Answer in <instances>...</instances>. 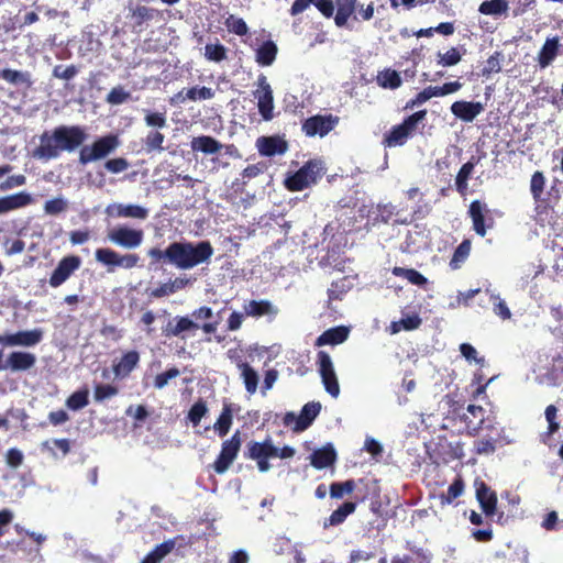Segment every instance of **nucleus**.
Here are the masks:
<instances>
[{
    "label": "nucleus",
    "instance_id": "f257e3e1",
    "mask_svg": "<svg viewBox=\"0 0 563 563\" xmlns=\"http://www.w3.org/2000/svg\"><path fill=\"white\" fill-rule=\"evenodd\" d=\"M214 253L210 241H175L165 250L152 247L147 251L151 264H168L178 269L187 271L209 263Z\"/></svg>",
    "mask_w": 563,
    "mask_h": 563
},
{
    "label": "nucleus",
    "instance_id": "f03ea898",
    "mask_svg": "<svg viewBox=\"0 0 563 563\" xmlns=\"http://www.w3.org/2000/svg\"><path fill=\"white\" fill-rule=\"evenodd\" d=\"M427 110H419L408 115L400 124L394 125L388 133L384 135L383 145L385 147H395L404 145L412 136L418 124L426 119Z\"/></svg>",
    "mask_w": 563,
    "mask_h": 563
},
{
    "label": "nucleus",
    "instance_id": "7ed1b4c3",
    "mask_svg": "<svg viewBox=\"0 0 563 563\" xmlns=\"http://www.w3.org/2000/svg\"><path fill=\"white\" fill-rule=\"evenodd\" d=\"M119 137L108 134L97 139L91 145H84L79 151V163L87 165L109 156L119 146Z\"/></svg>",
    "mask_w": 563,
    "mask_h": 563
},
{
    "label": "nucleus",
    "instance_id": "20e7f679",
    "mask_svg": "<svg viewBox=\"0 0 563 563\" xmlns=\"http://www.w3.org/2000/svg\"><path fill=\"white\" fill-rule=\"evenodd\" d=\"M244 457L255 461L258 471L265 473L271 468L269 460L277 457V446L274 445L271 438L261 442L252 440L246 445Z\"/></svg>",
    "mask_w": 563,
    "mask_h": 563
},
{
    "label": "nucleus",
    "instance_id": "39448f33",
    "mask_svg": "<svg viewBox=\"0 0 563 563\" xmlns=\"http://www.w3.org/2000/svg\"><path fill=\"white\" fill-rule=\"evenodd\" d=\"M459 419L463 423V431L470 437L478 435L486 424L496 423L495 418H490L482 406L473 404L459 415Z\"/></svg>",
    "mask_w": 563,
    "mask_h": 563
},
{
    "label": "nucleus",
    "instance_id": "423d86ee",
    "mask_svg": "<svg viewBox=\"0 0 563 563\" xmlns=\"http://www.w3.org/2000/svg\"><path fill=\"white\" fill-rule=\"evenodd\" d=\"M321 178V168L318 162L308 161L295 174L285 180V186L290 191H301L316 184Z\"/></svg>",
    "mask_w": 563,
    "mask_h": 563
},
{
    "label": "nucleus",
    "instance_id": "0eeeda50",
    "mask_svg": "<svg viewBox=\"0 0 563 563\" xmlns=\"http://www.w3.org/2000/svg\"><path fill=\"white\" fill-rule=\"evenodd\" d=\"M242 438L239 430L230 439L222 442L220 453L212 464V468L217 474H223L230 468L240 452Z\"/></svg>",
    "mask_w": 563,
    "mask_h": 563
},
{
    "label": "nucleus",
    "instance_id": "6e6552de",
    "mask_svg": "<svg viewBox=\"0 0 563 563\" xmlns=\"http://www.w3.org/2000/svg\"><path fill=\"white\" fill-rule=\"evenodd\" d=\"M484 430L489 433L473 443V451L476 455L494 454L498 448L509 443L504 435V429L496 427V423L486 424Z\"/></svg>",
    "mask_w": 563,
    "mask_h": 563
},
{
    "label": "nucleus",
    "instance_id": "1a4fd4ad",
    "mask_svg": "<svg viewBox=\"0 0 563 563\" xmlns=\"http://www.w3.org/2000/svg\"><path fill=\"white\" fill-rule=\"evenodd\" d=\"M107 239L117 246L125 250H133L142 244L144 232L141 229H133L128 225H118L108 230Z\"/></svg>",
    "mask_w": 563,
    "mask_h": 563
},
{
    "label": "nucleus",
    "instance_id": "9d476101",
    "mask_svg": "<svg viewBox=\"0 0 563 563\" xmlns=\"http://www.w3.org/2000/svg\"><path fill=\"white\" fill-rule=\"evenodd\" d=\"M95 257L99 263L108 266L110 271H112L114 267L131 269L136 267L140 262V256L135 253L120 254L109 247L97 249Z\"/></svg>",
    "mask_w": 563,
    "mask_h": 563
},
{
    "label": "nucleus",
    "instance_id": "9b49d317",
    "mask_svg": "<svg viewBox=\"0 0 563 563\" xmlns=\"http://www.w3.org/2000/svg\"><path fill=\"white\" fill-rule=\"evenodd\" d=\"M340 118L333 114H314L307 118L301 125V130L308 137H324L339 124Z\"/></svg>",
    "mask_w": 563,
    "mask_h": 563
},
{
    "label": "nucleus",
    "instance_id": "f8f14e48",
    "mask_svg": "<svg viewBox=\"0 0 563 563\" xmlns=\"http://www.w3.org/2000/svg\"><path fill=\"white\" fill-rule=\"evenodd\" d=\"M54 130L62 153L76 151L87 139L85 130L79 125H58Z\"/></svg>",
    "mask_w": 563,
    "mask_h": 563
},
{
    "label": "nucleus",
    "instance_id": "ddd939ff",
    "mask_svg": "<svg viewBox=\"0 0 563 563\" xmlns=\"http://www.w3.org/2000/svg\"><path fill=\"white\" fill-rule=\"evenodd\" d=\"M317 364L324 389L333 398H336L340 394V385L329 353L319 351L317 353Z\"/></svg>",
    "mask_w": 563,
    "mask_h": 563
},
{
    "label": "nucleus",
    "instance_id": "4468645a",
    "mask_svg": "<svg viewBox=\"0 0 563 563\" xmlns=\"http://www.w3.org/2000/svg\"><path fill=\"white\" fill-rule=\"evenodd\" d=\"M256 87L253 95L257 99L258 112L265 121H271L274 118V96L265 75L257 77Z\"/></svg>",
    "mask_w": 563,
    "mask_h": 563
},
{
    "label": "nucleus",
    "instance_id": "2eb2a0df",
    "mask_svg": "<svg viewBox=\"0 0 563 563\" xmlns=\"http://www.w3.org/2000/svg\"><path fill=\"white\" fill-rule=\"evenodd\" d=\"M81 263V257L78 255L64 256L48 278L49 286L52 288L62 286L80 268Z\"/></svg>",
    "mask_w": 563,
    "mask_h": 563
},
{
    "label": "nucleus",
    "instance_id": "dca6fc26",
    "mask_svg": "<svg viewBox=\"0 0 563 563\" xmlns=\"http://www.w3.org/2000/svg\"><path fill=\"white\" fill-rule=\"evenodd\" d=\"M43 338L44 331L41 328H34L32 330L0 334V345L31 347L41 343Z\"/></svg>",
    "mask_w": 563,
    "mask_h": 563
},
{
    "label": "nucleus",
    "instance_id": "f3484780",
    "mask_svg": "<svg viewBox=\"0 0 563 563\" xmlns=\"http://www.w3.org/2000/svg\"><path fill=\"white\" fill-rule=\"evenodd\" d=\"M321 411V404L319 401H310L303 405L298 417L294 412H287L284 417V423L289 426L295 422L292 430L301 432L308 429Z\"/></svg>",
    "mask_w": 563,
    "mask_h": 563
},
{
    "label": "nucleus",
    "instance_id": "a211bd4d",
    "mask_svg": "<svg viewBox=\"0 0 563 563\" xmlns=\"http://www.w3.org/2000/svg\"><path fill=\"white\" fill-rule=\"evenodd\" d=\"M3 350L0 349V372L10 369L11 372H27L36 364V356L34 353L27 351H12L9 353L5 362L3 358Z\"/></svg>",
    "mask_w": 563,
    "mask_h": 563
},
{
    "label": "nucleus",
    "instance_id": "6ab92c4d",
    "mask_svg": "<svg viewBox=\"0 0 563 563\" xmlns=\"http://www.w3.org/2000/svg\"><path fill=\"white\" fill-rule=\"evenodd\" d=\"M468 216L473 222V230L482 238L486 235L487 229L494 225V218L490 216V210L487 208L486 203L479 200H473L470 203Z\"/></svg>",
    "mask_w": 563,
    "mask_h": 563
},
{
    "label": "nucleus",
    "instance_id": "aec40b11",
    "mask_svg": "<svg viewBox=\"0 0 563 563\" xmlns=\"http://www.w3.org/2000/svg\"><path fill=\"white\" fill-rule=\"evenodd\" d=\"M34 158L43 162L56 159L62 155L58 141H56L55 130H46L40 135V143L33 150Z\"/></svg>",
    "mask_w": 563,
    "mask_h": 563
},
{
    "label": "nucleus",
    "instance_id": "412c9836",
    "mask_svg": "<svg viewBox=\"0 0 563 563\" xmlns=\"http://www.w3.org/2000/svg\"><path fill=\"white\" fill-rule=\"evenodd\" d=\"M475 495L476 499L481 505L483 512L487 517H492L496 512L497 508V494L484 481L475 479Z\"/></svg>",
    "mask_w": 563,
    "mask_h": 563
},
{
    "label": "nucleus",
    "instance_id": "4be33fe9",
    "mask_svg": "<svg viewBox=\"0 0 563 563\" xmlns=\"http://www.w3.org/2000/svg\"><path fill=\"white\" fill-rule=\"evenodd\" d=\"M156 10L143 4L129 8L128 18L131 21V30L133 33H141L147 26V23L155 16Z\"/></svg>",
    "mask_w": 563,
    "mask_h": 563
},
{
    "label": "nucleus",
    "instance_id": "5701e85b",
    "mask_svg": "<svg viewBox=\"0 0 563 563\" xmlns=\"http://www.w3.org/2000/svg\"><path fill=\"white\" fill-rule=\"evenodd\" d=\"M561 48L560 36L547 37L537 56L538 66L541 69L549 67L561 54Z\"/></svg>",
    "mask_w": 563,
    "mask_h": 563
},
{
    "label": "nucleus",
    "instance_id": "b1692460",
    "mask_svg": "<svg viewBox=\"0 0 563 563\" xmlns=\"http://www.w3.org/2000/svg\"><path fill=\"white\" fill-rule=\"evenodd\" d=\"M140 353L135 350L122 354L119 360L112 364V372L118 378H126L137 367L140 363Z\"/></svg>",
    "mask_w": 563,
    "mask_h": 563
},
{
    "label": "nucleus",
    "instance_id": "393cba45",
    "mask_svg": "<svg viewBox=\"0 0 563 563\" xmlns=\"http://www.w3.org/2000/svg\"><path fill=\"white\" fill-rule=\"evenodd\" d=\"M185 544V538L177 536L173 539H168L161 544H157L140 563H161L163 559L168 555L177 545L181 547Z\"/></svg>",
    "mask_w": 563,
    "mask_h": 563
},
{
    "label": "nucleus",
    "instance_id": "a878e982",
    "mask_svg": "<svg viewBox=\"0 0 563 563\" xmlns=\"http://www.w3.org/2000/svg\"><path fill=\"white\" fill-rule=\"evenodd\" d=\"M34 202V198L26 191H19L0 197V216L25 208Z\"/></svg>",
    "mask_w": 563,
    "mask_h": 563
},
{
    "label": "nucleus",
    "instance_id": "bb28decb",
    "mask_svg": "<svg viewBox=\"0 0 563 563\" xmlns=\"http://www.w3.org/2000/svg\"><path fill=\"white\" fill-rule=\"evenodd\" d=\"M336 459L338 454L333 444L327 443L311 453L310 464L317 470H323L332 466L336 462Z\"/></svg>",
    "mask_w": 563,
    "mask_h": 563
},
{
    "label": "nucleus",
    "instance_id": "cd10ccee",
    "mask_svg": "<svg viewBox=\"0 0 563 563\" xmlns=\"http://www.w3.org/2000/svg\"><path fill=\"white\" fill-rule=\"evenodd\" d=\"M197 329H199V324L191 320L189 317H176L174 321H169L163 328V334L166 338L180 336L185 339V332L195 331Z\"/></svg>",
    "mask_w": 563,
    "mask_h": 563
},
{
    "label": "nucleus",
    "instance_id": "c85d7f7f",
    "mask_svg": "<svg viewBox=\"0 0 563 563\" xmlns=\"http://www.w3.org/2000/svg\"><path fill=\"white\" fill-rule=\"evenodd\" d=\"M483 110L481 102L461 100L453 102L451 106L452 113L465 122H472Z\"/></svg>",
    "mask_w": 563,
    "mask_h": 563
},
{
    "label": "nucleus",
    "instance_id": "c756f323",
    "mask_svg": "<svg viewBox=\"0 0 563 563\" xmlns=\"http://www.w3.org/2000/svg\"><path fill=\"white\" fill-rule=\"evenodd\" d=\"M260 153L264 156L284 154L287 151V142L278 136H261L256 141Z\"/></svg>",
    "mask_w": 563,
    "mask_h": 563
},
{
    "label": "nucleus",
    "instance_id": "7c9ffc66",
    "mask_svg": "<svg viewBox=\"0 0 563 563\" xmlns=\"http://www.w3.org/2000/svg\"><path fill=\"white\" fill-rule=\"evenodd\" d=\"M350 330L347 327L338 325L330 328L322 332L316 340V346L338 345L343 343L349 336Z\"/></svg>",
    "mask_w": 563,
    "mask_h": 563
},
{
    "label": "nucleus",
    "instance_id": "2f4dec72",
    "mask_svg": "<svg viewBox=\"0 0 563 563\" xmlns=\"http://www.w3.org/2000/svg\"><path fill=\"white\" fill-rule=\"evenodd\" d=\"M335 4L336 13L334 15V22L336 26H345L351 16H353L354 20H358V16L354 14L357 0H335Z\"/></svg>",
    "mask_w": 563,
    "mask_h": 563
},
{
    "label": "nucleus",
    "instance_id": "473e14b6",
    "mask_svg": "<svg viewBox=\"0 0 563 563\" xmlns=\"http://www.w3.org/2000/svg\"><path fill=\"white\" fill-rule=\"evenodd\" d=\"M481 157L472 156L468 162L463 164L457 172L455 178V187L460 195L464 196L467 191L468 179L471 178L475 166L479 163Z\"/></svg>",
    "mask_w": 563,
    "mask_h": 563
},
{
    "label": "nucleus",
    "instance_id": "72a5a7b5",
    "mask_svg": "<svg viewBox=\"0 0 563 563\" xmlns=\"http://www.w3.org/2000/svg\"><path fill=\"white\" fill-rule=\"evenodd\" d=\"M190 147L194 152L210 155L218 153L222 148V144L212 136L200 135L191 140Z\"/></svg>",
    "mask_w": 563,
    "mask_h": 563
},
{
    "label": "nucleus",
    "instance_id": "f704fd0d",
    "mask_svg": "<svg viewBox=\"0 0 563 563\" xmlns=\"http://www.w3.org/2000/svg\"><path fill=\"white\" fill-rule=\"evenodd\" d=\"M277 45L272 41H265L258 46L255 53V60L261 66H271L277 56Z\"/></svg>",
    "mask_w": 563,
    "mask_h": 563
},
{
    "label": "nucleus",
    "instance_id": "c9c22d12",
    "mask_svg": "<svg viewBox=\"0 0 563 563\" xmlns=\"http://www.w3.org/2000/svg\"><path fill=\"white\" fill-rule=\"evenodd\" d=\"M356 509V503L345 501L338 509L332 511L328 519H325L323 527L339 526L345 521L347 516L353 514Z\"/></svg>",
    "mask_w": 563,
    "mask_h": 563
},
{
    "label": "nucleus",
    "instance_id": "e433bc0d",
    "mask_svg": "<svg viewBox=\"0 0 563 563\" xmlns=\"http://www.w3.org/2000/svg\"><path fill=\"white\" fill-rule=\"evenodd\" d=\"M376 82L379 87L384 89H397L401 86L402 80L398 71L385 68L384 70L379 71L376 77Z\"/></svg>",
    "mask_w": 563,
    "mask_h": 563
},
{
    "label": "nucleus",
    "instance_id": "4c0bfd02",
    "mask_svg": "<svg viewBox=\"0 0 563 563\" xmlns=\"http://www.w3.org/2000/svg\"><path fill=\"white\" fill-rule=\"evenodd\" d=\"M353 287V283L349 276L333 280L328 289L329 301L342 300L343 296Z\"/></svg>",
    "mask_w": 563,
    "mask_h": 563
},
{
    "label": "nucleus",
    "instance_id": "58836bf2",
    "mask_svg": "<svg viewBox=\"0 0 563 563\" xmlns=\"http://www.w3.org/2000/svg\"><path fill=\"white\" fill-rule=\"evenodd\" d=\"M244 312L246 316L258 318L276 313V310L268 300H251L247 305H244Z\"/></svg>",
    "mask_w": 563,
    "mask_h": 563
},
{
    "label": "nucleus",
    "instance_id": "ea45409f",
    "mask_svg": "<svg viewBox=\"0 0 563 563\" xmlns=\"http://www.w3.org/2000/svg\"><path fill=\"white\" fill-rule=\"evenodd\" d=\"M115 216L120 218H133L144 220L148 216V210L137 205H115Z\"/></svg>",
    "mask_w": 563,
    "mask_h": 563
},
{
    "label": "nucleus",
    "instance_id": "a19ab883",
    "mask_svg": "<svg viewBox=\"0 0 563 563\" xmlns=\"http://www.w3.org/2000/svg\"><path fill=\"white\" fill-rule=\"evenodd\" d=\"M239 368L241 369V376L245 385V389L249 394L253 395L258 385V375L256 371L249 363H240Z\"/></svg>",
    "mask_w": 563,
    "mask_h": 563
},
{
    "label": "nucleus",
    "instance_id": "79ce46f5",
    "mask_svg": "<svg viewBox=\"0 0 563 563\" xmlns=\"http://www.w3.org/2000/svg\"><path fill=\"white\" fill-rule=\"evenodd\" d=\"M464 487L465 484L463 478L460 475L456 476L452 484L449 486L446 493H443L439 496L441 505L445 506L453 504V501L464 493Z\"/></svg>",
    "mask_w": 563,
    "mask_h": 563
},
{
    "label": "nucleus",
    "instance_id": "37998d69",
    "mask_svg": "<svg viewBox=\"0 0 563 563\" xmlns=\"http://www.w3.org/2000/svg\"><path fill=\"white\" fill-rule=\"evenodd\" d=\"M393 275L406 278L410 284L416 286H424L428 279L415 268H405L395 266L391 271Z\"/></svg>",
    "mask_w": 563,
    "mask_h": 563
},
{
    "label": "nucleus",
    "instance_id": "c03bdc74",
    "mask_svg": "<svg viewBox=\"0 0 563 563\" xmlns=\"http://www.w3.org/2000/svg\"><path fill=\"white\" fill-rule=\"evenodd\" d=\"M232 421H233V415H232L231 406L224 405L219 418L217 419V421L213 426V428L218 432L219 437L223 438L229 433L230 428L232 426Z\"/></svg>",
    "mask_w": 563,
    "mask_h": 563
},
{
    "label": "nucleus",
    "instance_id": "a18cd8bd",
    "mask_svg": "<svg viewBox=\"0 0 563 563\" xmlns=\"http://www.w3.org/2000/svg\"><path fill=\"white\" fill-rule=\"evenodd\" d=\"M471 249H472L471 240H468V239L463 240L453 253V256L450 261V267L452 269H459L461 267V265L470 256Z\"/></svg>",
    "mask_w": 563,
    "mask_h": 563
},
{
    "label": "nucleus",
    "instance_id": "49530a36",
    "mask_svg": "<svg viewBox=\"0 0 563 563\" xmlns=\"http://www.w3.org/2000/svg\"><path fill=\"white\" fill-rule=\"evenodd\" d=\"M0 79L5 80L9 84L12 85H26L30 86L31 82V76L27 71L23 73L15 69H0Z\"/></svg>",
    "mask_w": 563,
    "mask_h": 563
},
{
    "label": "nucleus",
    "instance_id": "de8ad7c7",
    "mask_svg": "<svg viewBox=\"0 0 563 563\" xmlns=\"http://www.w3.org/2000/svg\"><path fill=\"white\" fill-rule=\"evenodd\" d=\"M164 141L165 135L162 132L157 130H152L146 134L145 139L143 140L144 150L146 151V153L162 152L164 150Z\"/></svg>",
    "mask_w": 563,
    "mask_h": 563
},
{
    "label": "nucleus",
    "instance_id": "09e8293b",
    "mask_svg": "<svg viewBox=\"0 0 563 563\" xmlns=\"http://www.w3.org/2000/svg\"><path fill=\"white\" fill-rule=\"evenodd\" d=\"M508 10L506 0H489L481 3L478 11L485 15H500Z\"/></svg>",
    "mask_w": 563,
    "mask_h": 563
},
{
    "label": "nucleus",
    "instance_id": "8fccbe9b",
    "mask_svg": "<svg viewBox=\"0 0 563 563\" xmlns=\"http://www.w3.org/2000/svg\"><path fill=\"white\" fill-rule=\"evenodd\" d=\"M89 404V390L88 388L79 389L75 393H73L67 399H66V406L70 410H80L85 408Z\"/></svg>",
    "mask_w": 563,
    "mask_h": 563
},
{
    "label": "nucleus",
    "instance_id": "3c124183",
    "mask_svg": "<svg viewBox=\"0 0 563 563\" xmlns=\"http://www.w3.org/2000/svg\"><path fill=\"white\" fill-rule=\"evenodd\" d=\"M356 488V482L354 479H347L345 482H333L330 485V496L334 499H341L344 495L351 494Z\"/></svg>",
    "mask_w": 563,
    "mask_h": 563
},
{
    "label": "nucleus",
    "instance_id": "603ef678",
    "mask_svg": "<svg viewBox=\"0 0 563 563\" xmlns=\"http://www.w3.org/2000/svg\"><path fill=\"white\" fill-rule=\"evenodd\" d=\"M545 188V177L542 172L537 170L532 174L530 180V191L536 202L541 201Z\"/></svg>",
    "mask_w": 563,
    "mask_h": 563
},
{
    "label": "nucleus",
    "instance_id": "864d4df0",
    "mask_svg": "<svg viewBox=\"0 0 563 563\" xmlns=\"http://www.w3.org/2000/svg\"><path fill=\"white\" fill-rule=\"evenodd\" d=\"M402 218L400 212L396 210V207L393 203H384L377 206V217L376 220L383 223H389L393 221L395 223V219Z\"/></svg>",
    "mask_w": 563,
    "mask_h": 563
},
{
    "label": "nucleus",
    "instance_id": "5fc2aeb1",
    "mask_svg": "<svg viewBox=\"0 0 563 563\" xmlns=\"http://www.w3.org/2000/svg\"><path fill=\"white\" fill-rule=\"evenodd\" d=\"M224 24L230 33H233L239 36H244L249 33V26L246 22L242 18H238L233 14H230Z\"/></svg>",
    "mask_w": 563,
    "mask_h": 563
},
{
    "label": "nucleus",
    "instance_id": "6e6d98bb",
    "mask_svg": "<svg viewBox=\"0 0 563 563\" xmlns=\"http://www.w3.org/2000/svg\"><path fill=\"white\" fill-rule=\"evenodd\" d=\"M503 58V53L498 51L490 55L482 69V76L488 78L493 73H499Z\"/></svg>",
    "mask_w": 563,
    "mask_h": 563
},
{
    "label": "nucleus",
    "instance_id": "4d7b16f0",
    "mask_svg": "<svg viewBox=\"0 0 563 563\" xmlns=\"http://www.w3.org/2000/svg\"><path fill=\"white\" fill-rule=\"evenodd\" d=\"M552 385L558 386L563 382V356L558 355L553 358V364L547 374Z\"/></svg>",
    "mask_w": 563,
    "mask_h": 563
},
{
    "label": "nucleus",
    "instance_id": "13d9d810",
    "mask_svg": "<svg viewBox=\"0 0 563 563\" xmlns=\"http://www.w3.org/2000/svg\"><path fill=\"white\" fill-rule=\"evenodd\" d=\"M208 412V408L206 401L202 399L197 400L188 411L187 418L192 423V426H198L201 419Z\"/></svg>",
    "mask_w": 563,
    "mask_h": 563
},
{
    "label": "nucleus",
    "instance_id": "bf43d9fd",
    "mask_svg": "<svg viewBox=\"0 0 563 563\" xmlns=\"http://www.w3.org/2000/svg\"><path fill=\"white\" fill-rule=\"evenodd\" d=\"M118 394L119 388L110 384H97L93 389V398L98 402H102Z\"/></svg>",
    "mask_w": 563,
    "mask_h": 563
},
{
    "label": "nucleus",
    "instance_id": "052dcab7",
    "mask_svg": "<svg viewBox=\"0 0 563 563\" xmlns=\"http://www.w3.org/2000/svg\"><path fill=\"white\" fill-rule=\"evenodd\" d=\"M145 124L150 128L163 129L167 125L165 112L145 110Z\"/></svg>",
    "mask_w": 563,
    "mask_h": 563
},
{
    "label": "nucleus",
    "instance_id": "680f3d73",
    "mask_svg": "<svg viewBox=\"0 0 563 563\" xmlns=\"http://www.w3.org/2000/svg\"><path fill=\"white\" fill-rule=\"evenodd\" d=\"M462 58V53L456 47L450 48L444 54L438 53V64L450 67L459 64Z\"/></svg>",
    "mask_w": 563,
    "mask_h": 563
},
{
    "label": "nucleus",
    "instance_id": "e2e57ef3",
    "mask_svg": "<svg viewBox=\"0 0 563 563\" xmlns=\"http://www.w3.org/2000/svg\"><path fill=\"white\" fill-rule=\"evenodd\" d=\"M214 97V91L209 87H191L186 90L185 98L188 100H208Z\"/></svg>",
    "mask_w": 563,
    "mask_h": 563
},
{
    "label": "nucleus",
    "instance_id": "0e129e2a",
    "mask_svg": "<svg viewBox=\"0 0 563 563\" xmlns=\"http://www.w3.org/2000/svg\"><path fill=\"white\" fill-rule=\"evenodd\" d=\"M205 56L212 62H221L227 58V48L220 44H207L205 47Z\"/></svg>",
    "mask_w": 563,
    "mask_h": 563
},
{
    "label": "nucleus",
    "instance_id": "69168bd1",
    "mask_svg": "<svg viewBox=\"0 0 563 563\" xmlns=\"http://www.w3.org/2000/svg\"><path fill=\"white\" fill-rule=\"evenodd\" d=\"M67 208H68V203L62 197H57V198L47 200L44 203V212L49 216H57V214L66 211Z\"/></svg>",
    "mask_w": 563,
    "mask_h": 563
},
{
    "label": "nucleus",
    "instance_id": "338daca9",
    "mask_svg": "<svg viewBox=\"0 0 563 563\" xmlns=\"http://www.w3.org/2000/svg\"><path fill=\"white\" fill-rule=\"evenodd\" d=\"M180 375V371L177 367H170L167 371L159 373L154 378V387L156 389L164 388L168 382Z\"/></svg>",
    "mask_w": 563,
    "mask_h": 563
},
{
    "label": "nucleus",
    "instance_id": "774afa93",
    "mask_svg": "<svg viewBox=\"0 0 563 563\" xmlns=\"http://www.w3.org/2000/svg\"><path fill=\"white\" fill-rule=\"evenodd\" d=\"M78 73H79V69L75 65H69V66L56 65L53 68L52 75H53L54 78L64 79V80H70Z\"/></svg>",
    "mask_w": 563,
    "mask_h": 563
}]
</instances>
